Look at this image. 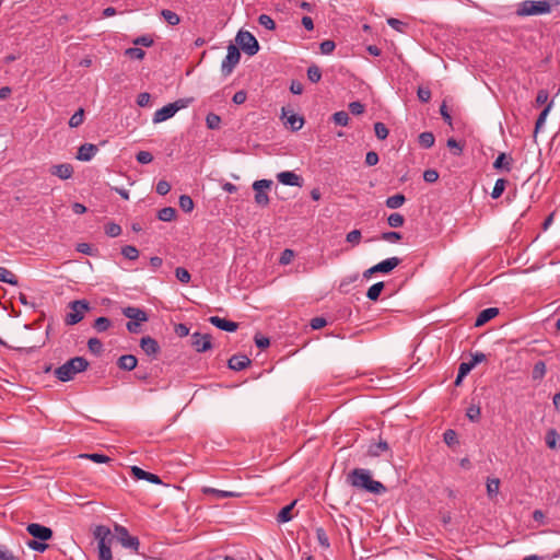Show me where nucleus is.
<instances>
[{
    "label": "nucleus",
    "mask_w": 560,
    "mask_h": 560,
    "mask_svg": "<svg viewBox=\"0 0 560 560\" xmlns=\"http://www.w3.org/2000/svg\"><path fill=\"white\" fill-rule=\"evenodd\" d=\"M347 482L361 491L372 494H383L387 491L386 487L372 478L370 470L364 468H354L347 475Z\"/></svg>",
    "instance_id": "1"
},
{
    "label": "nucleus",
    "mask_w": 560,
    "mask_h": 560,
    "mask_svg": "<svg viewBox=\"0 0 560 560\" xmlns=\"http://www.w3.org/2000/svg\"><path fill=\"white\" fill-rule=\"evenodd\" d=\"M89 361L83 357H74L55 370V376L60 382H69L89 368Z\"/></svg>",
    "instance_id": "2"
},
{
    "label": "nucleus",
    "mask_w": 560,
    "mask_h": 560,
    "mask_svg": "<svg viewBox=\"0 0 560 560\" xmlns=\"http://www.w3.org/2000/svg\"><path fill=\"white\" fill-rule=\"evenodd\" d=\"M551 12V5L548 1H534V0H525L518 4L516 10V14L518 16H529V15H541Z\"/></svg>",
    "instance_id": "3"
},
{
    "label": "nucleus",
    "mask_w": 560,
    "mask_h": 560,
    "mask_svg": "<svg viewBox=\"0 0 560 560\" xmlns=\"http://www.w3.org/2000/svg\"><path fill=\"white\" fill-rule=\"evenodd\" d=\"M70 312L65 317V323L68 326H73L80 323L84 313L90 310V303L86 300H75L69 303Z\"/></svg>",
    "instance_id": "4"
},
{
    "label": "nucleus",
    "mask_w": 560,
    "mask_h": 560,
    "mask_svg": "<svg viewBox=\"0 0 560 560\" xmlns=\"http://www.w3.org/2000/svg\"><path fill=\"white\" fill-rule=\"evenodd\" d=\"M236 46L248 56H254L259 51V43L248 31H238L235 37Z\"/></svg>",
    "instance_id": "5"
},
{
    "label": "nucleus",
    "mask_w": 560,
    "mask_h": 560,
    "mask_svg": "<svg viewBox=\"0 0 560 560\" xmlns=\"http://www.w3.org/2000/svg\"><path fill=\"white\" fill-rule=\"evenodd\" d=\"M400 262H401V259L398 257H390L385 260H382L381 262L366 269L363 272V278L369 279L374 273H385V275L390 273Z\"/></svg>",
    "instance_id": "6"
},
{
    "label": "nucleus",
    "mask_w": 560,
    "mask_h": 560,
    "mask_svg": "<svg viewBox=\"0 0 560 560\" xmlns=\"http://www.w3.org/2000/svg\"><path fill=\"white\" fill-rule=\"evenodd\" d=\"M241 59V51L236 45L230 44L228 46V55L222 61L221 71L223 75H230Z\"/></svg>",
    "instance_id": "7"
},
{
    "label": "nucleus",
    "mask_w": 560,
    "mask_h": 560,
    "mask_svg": "<svg viewBox=\"0 0 560 560\" xmlns=\"http://www.w3.org/2000/svg\"><path fill=\"white\" fill-rule=\"evenodd\" d=\"M272 185L270 179H258L253 183V189L255 191V202L260 207H267L269 205V196L266 189H269Z\"/></svg>",
    "instance_id": "8"
},
{
    "label": "nucleus",
    "mask_w": 560,
    "mask_h": 560,
    "mask_svg": "<svg viewBox=\"0 0 560 560\" xmlns=\"http://www.w3.org/2000/svg\"><path fill=\"white\" fill-rule=\"evenodd\" d=\"M115 533L118 541L125 547L132 549L138 552L139 539L136 536H131L128 529L121 525H115Z\"/></svg>",
    "instance_id": "9"
},
{
    "label": "nucleus",
    "mask_w": 560,
    "mask_h": 560,
    "mask_svg": "<svg viewBox=\"0 0 560 560\" xmlns=\"http://www.w3.org/2000/svg\"><path fill=\"white\" fill-rule=\"evenodd\" d=\"M26 532L34 538L42 541H48L52 538L54 532L50 527L44 526L38 523H30L26 526Z\"/></svg>",
    "instance_id": "10"
},
{
    "label": "nucleus",
    "mask_w": 560,
    "mask_h": 560,
    "mask_svg": "<svg viewBox=\"0 0 560 560\" xmlns=\"http://www.w3.org/2000/svg\"><path fill=\"white\" fill-rule=\"evenodd\" d=\"M190 342L197 352H206L212 348L211 336L209 334L196 331L191 335Z\"/></svg>",
    "instance_id": "11"
},
{
    "label": "nucleus",
    "mask_w": 560,
    "mask_h": 560,
    "mask_svg": "<svg viewBox=\"0 0 560 560\" xmlns=\"http://www.w3.org/2000/svg\"><path fill=\"white\" fill-rule=\"evenodd\" d=\"M140 348L148 357L151 358H156L161 351L159 342L151 336H143L140 339Z\"/></svg>",
    "instance_id": "12"
},
{
    "label": "nucleus",
    "mask_w": 560,
    "mask_h": 560,
    "mask_svg": "<svg viewBox=\"0 0 560 560\" xmlns=\"http://www.w3.org/2000/svg\"><path fill=\"white\" fill-rule=\"evenodd\" d=\"M131 477L136 480H147L151 483L161 485L162 480L161 478L152 472L145 471L142 468L138 466H132L130 468Z\"/></svg>",
    "instance_id": "13"
},
{
    "label": "nucleus",
    "mask_w": 560,
    "mask_h": 560,
    "mask_svg": "<svg viewBox=\"0 0 560 560\" xmlns=\"http://www.w3.org/2000/svg\"><path fill=\"white\" fill-rule=\"evenodd\" d=\"M277 179L279 183L287 186H298L301 187L303 184V178L291 171H284L277 175Z\"/></svg>",
    "instance_id": "14"
},
{
    "label": "nucleus",
    "mask_w": 560,
    "mask_h": 560,
    "mask_svg": "<svg viewBox=\"0 0 560 560\" xmlns=\"http://www.w3.org/2000/svg\"><path fill=\"white\" fill-rule=\"evenodd\" d=\"M209 323H211L217 328L228 331V332H234L238 328L237 323L229 320L226 318L219 317V316H211L209 318Z\"/></svg>",
    "instance_id": "15"
},
{
    "label": "nucleus",
    "mask_w": 560,
    "mask_h": 560,
    "mask_svg": "<svg viewBox=\"0 0 560 560\" xmlns=\"http://www.w3.org/2000/svg\"><path fill=\"white\" fill-rule=\"evenodd\" d=\"M122 315L131 320L137 322H148L149 316L145 311L135 307V306H127L124 307L121 311Z\"/></svg>",
    "instance_id": "16"
},
{
    "label": "nucleus",
    "mask_w": 560,
    "mask_h": 560,
    "mask_svg": "<svg viewBox=\"0 0 560 560\" xmlns=\"http://www.w3.org/2000/svg\"><path fill=\"white\" fill-rule=\"evenodd\" d=\"M252 361L245 354H234L229 359L228 366L233 371H242Z\"/></svg>",
    "instance_id": "17"
},
{
    "label": "nucleus",
    "mask_w": 560,
    "mask_h": 560,
    "mask_svg": "<svg viewBox=\"0 0 560 560\" xmlns=\"http://www.w3.org/2000/svg\"><path fill=\"white\" fill-rule=\"evenodd\" d=\"M97 151V145L93 143H84L80 145L75 158L79 161L88 162L92 160V158L96 154Z\"/></svg>",
    "instance_id": "18"
},
{
    "label": "nucleus",
    "mask_w": 560,
    "mask_h": 560,
    "mask_svg": "<svg viewBox=\"0 0 560 560\" xmlns=\"http://www.w3.org/2000/svg\"><path fill=\"white\" fill-rule=\"evenodd\" d=\"M117 366L122 371H133L138 365V359L133 354L120 355L116 362Z\"/></svg>",
    "instance_id": "19"
},
{
    "label": "nucleus",
    "mask_w": 560,
    "mask_h": 560,
    "mask_svg": "<svg viewBox=\"0 0 560 560\" xmlns=\"http://www.w3.org/2000/svg\"><path fill=\"white\" fill-rule=\"evenodd\" d=\"M176 114L175 106L172 105V103L163 106L162 108L158 109L153 115V122L159 124L164 120H167L172 118Z\"/></svg>",
    "instance_id": "20"
},
{
    "label": "nucleus",
    "mask_w": 560,
    "mask_h": 560,
    "mask_svg": "<svg viewBox=\"0 0 560 560\" xmlns=\"http://www.w3.org/2000/svg\"><path fill=\"white\" fill-rule=\"evenodd\" d=\"M512 156L502 152L497 156L495 161L493 162V168L497 171H503L509 173L512 168Z\"/></svg>",
    "instance_id": "21"
},
{
    "label": "nucleus",
    "mask_w": 560,
    "mask_h": 560,
    "mask_svg": "<svg viewBox=\"0 0 560 560\" xmlns=\"http://www.w3.org/2000/svg\"><path fill=\"white\" fill-rule=\"evenodd\" d=\"M50 173L60 179H68L73 174V167L69 163L57 164L51 167Z\"/></svg>",
    "instance_id": "22"
},
{
    "label": "nucleus",
    "mask_w": 560,
    "mask_h": 560,
    "mask_svg": "<svg viewBox=\"0 0 560 560\" xmlns=\"http://www.w3.org/2000/svg\"><path fill=\"white\" fill-rule=\"evenodd\" d=\"M498 314H499V308H497V307H489V308L482 310L476 318L475 326L476 327L483 326L485 324L490 322L492 318H494Z\"/></svg>",
    "instance_id": "23"
},
{
    "label": "nucleus",
    "mask_w": 560,
    "mask_h": 560,
    "mask_svg": "<svg viewBox=\"0 0 560 560\" xmlns=\"http://www.w3.org/2000/svg\"><path fill=\"white\" fill-rule=\"evenodd\" d=\"M284 117L287 118L285 125H289L293 131L300 130L304 125V118L302 116H299L296 114H291L290 116H287L285 108L282 107V118Z\"/></svg>",
    "instance_id": "24"
},
{
    "label": "nucleus",
    "mask_w": 560,
    "mask_h": 560,
    "mask_svg": "<svg viewBox=\"0 0 560 560\" xmlns=\"http://www.w3.org/2000/svg\"><path fill=\"white\" fill-rule=\"evenodd\" d=\"M552 104H553L552 101L547 103L545 108L540 112V114L537 117V120H536V124H535V130H534V140L535 141L537 139V133L539 132V130L542 128V126L546 122L547 116H548V114H549V112H550V109L552 107Z\"/></svg>",
    "instance_id": "25"
},
{
    "label": "nucleus",
    "mask_w": 560,
    "mask_h": 560,
    "mask_svg": "<svg viewBox=\"0 0 560 560\" xmlns=\"http://www.w3.org/2000/svg\"><path fill=\"white\" fill-rule=\"evenodd\" d=\"M94 537L97 540V545L101 542L112 541L110 529L105 525H97L94 529Z\"/></svg>",
    "instance_id": "26"
},
{
    "label": "nucleus",
    "mask_w": 560,
    "mask_h": 560,
    "mask_svg": "<svg viewBox=\"0 0 560 560\" xmlns=\"http://www.w3.org/2000/svg\"><path fill=\"white\" fill-rule=\"evenodd\" d=\"M295 504H296V500H294L290 504L283 506L277 515V522L278 523H287V522L291 521L293 517L292 512H293Z\"/></svg>",
    "instance_id": "27"
},
{
    "label": "nucleus",
    "mask_w": 560,
    "mask_h": 560,
    "mask_svg": "<svg viewBox=\"0 0 560 560\" xmlns=\"http://www.w3.org/2000/svg\"><path fill=\"white\" fill-rule=\"evenodd\" d=\"M389 450V445L386 441L380 440L378 443H372L368 448V454L373 457L380 456L383 452Z\"/></svg>",
    "instance_id": "28"
},
{
    "label": "nucleus",
    "mask_w": 560,
    "mask_h": 560,
    "mask_svg": "<svg viewBox=\"0 0 560 560\" xmlns=\"http://www.w3.org/2000/svg\"><path fill=\"white\" fill-rule=\"evenodd\" d=\"M545 442L549 448L556 450L558 446H560L559 433L555 429L548 430L545 436Z\"/></svg>",
    "instance_id": "29"
},
{
    "label": "nucleus",
    "mask_w": 560,
    "mask_h": 560,
    "mask_svg": "<svg viewBox=\"0 0 560 560\" xmlns=\"http://www.w3.org/2000/svg\"><path fill=\"white\" fill-rule=\"evenodd\" d=\"M177 211L173 207H164L158 211V219L164 222H171L176 219Z\"/></svg>",
    "instance_id": "30"
},
{
    "label": "nucleus",
    "mask_w": 560,
    "mask_h": 560,
    "mask_svg": "<svg viewBox=\"0 0 560 560\" xmlns=\"http://www.w3.org/2000/svg\"><path fill=\"white\" fill-rule=\"evenodd\" d=\"M0 282H5V283H9L11 285H18L19 284V279L9 269H7L4 267H0Z\"/></svg>",
    "instance_id": "31"
},
{
    "label": "nucleus",
    "mask_w": 560,
    "mask_h": 560,
    "mask_svg": "<svg viewBox=\"0 0 560 560\" xmlns=\"http://www.w3.org/2000/svg\"><path fill=\"white\" fill-rule=\"evenodd\" d=\"M406 202V197L402 194H396L386 199L385 205L389 209H398Z\"/></svg>",
    "instance_id": "32"
},
{
    "label": "nucleus",
    "mask_w": 560,
    "mask_h": 560,
    "mask_svg": "<svg viewBox=\"0 0 560 560\" xmlns=\"http://www.w3.org/2000/svg\"><path fill=\"white\" fill-rule=\"evenodd\" d=\"M203 493L205 494H212L217 499H226V498H236V497H238V493H235V492H232V491L218 490V489H214V488H203Z\"/></svg>",
    "instance_id": "33"
},
{
    "label": "nucleus",
    "mask_w": 560,
    "mask_h": 560,
    "mask_svg": "<svg viewBox=\"0 0 560 560\" xmlns=\"http://www.w3.org/2000/svg\"><path fill=\"white\" fill-rule=\"evenodd\" d=\"M546 363L542 360L537 361L534 364L533 371H532V378L534 381H540L546 375Z\"/></svg>",
    "instance_id": "34"
},
{
    "label": "nucleus",
    "mask_w": 560,
    "mask_h": 560,
    "mask_svg": "<svg viewBox=\"0 0 560 560\" xmlns=\"http://www.w3.org/2000/svg\"><path fill=\"white\" fill-rule=\"evenodd\" d=\"M385 288V283L383 281L374 283L368 289L366 296L371 301H377L382 291Z\"/></svg>",
    "instance_id": "35"
},
{
    "label": "nucleus",
    "mask_w": 560,
    "mask_h": 560,
    "mask_svg": "<svg viewBox=\"0 0 560 560\" xmlns=\"http://www.w3.org/2000/svg\"><path fill=\"white\" fill-rule=\"evenodd\" d=\"M419 144L424 149L433 147L435 137L431 131L421 132L418 137Z\"/></svg>",
    "instance_id": "36"
},
{
    "label": "nucleus",
    "mask_w": 560,
    "mask_h": 560,
    "mask_svg": "<svg viewBox=\"0 0 560 560\" xmlns=\"http://www.w3.org/2000/svg\"><path fill=\"white\" fill-rule=\"evenodd\" d=\"M508 184H509V180L505 179V178L497 179V182L494 184V187L492 189V192H491V197L493 199L500 198L502 196V194L504 192L505 187H506Z\"/></svg>",
    "instance_id": "37"
},
{
    "label": "nucleus",
    "mask_w": 560,
    "mask_h": 560,
    "mask_svg": "<svg viewBox=\"0 0 560 560\" xmlns=\"http://www.w3.org/2000/svg\"><path fill=\"white\" fill-rule=\"evenodd\" d=\"M80 457L90 459L97 464L109 463L112 460V458L108 457L107 455L100 454V453H85V454H81Z\"/></svg>",
    "instance_id": "38"
},
{
    "label": "nucleus",
    "mask_w": 560,
    "mask_h": 560,
    "mask_svg": "<svg viewBox=\"0 0 560 560\" xmlns=\"http://www.w3.org/2000/svg\"><path fill=\"white\" fill-rule=\"evenodd\" d=\"M161 15L165 20V22L172 26H175L180 22L179 15L171 10L163 9L161 11Z\"/></svg>",
    "instance_id": "39"
},
{
    "label": "nucleus",
    "mask_w": 560,
    "mask_h": 560,
    "mask_svg": "<svg viewBox=\"0 0 560 560\" xmlns=\"http://www.w3.org/2000/svg\"><path fill=\"white\" fill-rule=\"evenodd\" d=\"M112 326V322L109 318L105 317V316H101V317H97L95 320H94V324H93V328L97 331V332H104L106 331L109 327Z\"/></svg>",
    "instance_id": "40"
},
{
    "label": "nucleus",
    "mask_w": 560,
    "mask_h": 560,
    "mask_svg": "<svg viewBox=\"0 0 560 560\" xmlns=\"http://www.w3.org/2000/svg\"><path fill=\"white\" fill-rule=\"evenodd\" d=\"M221 117L214 113H209L206 117V126L210 130H217L221 126Z\"/></svg>",
    "instance_id": "41"
},
{
    "label": "nucleus",
    "mask_w": 560,
    "mask_h": 560,
    "mask_svg": "<svg viewBox=\"0 0 560 560\" xmlns=\"http://www.w3.org/2000/svg\"><path fill=\"white\" fill-rule=\"evenodd\" d=\"M307 79L312 82V83H317L320 81L322 79V70L320 68L313 63L308 68H307Z\"/></svg>",
    "instance_id": "42"
},
{
    "label": "nucleus",
    "mask_w": 560,
    "mask_h": 560,
    "mask_svg": "<svg viewBox=\"0 0 560 560\" xmlns=\"http://www.w3.org/2000/svg\"><path fill=\"white\" fill-rule=\"evenodd\" d=\"M110 541L108 542H101L97 545L98 547V559L100 560H112V550L109 547Z\"/></svg>",
    "instance_id": "43"
},
{
    "label": "nucleus",
    "mask_w": 560,
    "mask_h": 560,
    "mask_svg": "<svg viewBox=\"0 0 560 560\" xmlns=\"http://www.w3.org/2000/svg\"><path fill=\"white\" fill-rule=\"evenodd\" d=\"M0 345L3 347L10 348V349L16 350L19 352L31 353L35 349L43 347L45 345V340L42 341L39 345H33L30 347H13V346H9L3 339L0 338Z\"/></svg>",
    "instance_id": "44"
},
{
    "label": "nucleus",
    "mask_w": 560,
    "mask_h": 560,
    "mask_svg": "<svg viewBox=\"0 0 560 560\" xmlns=\"http://www.w3.org/2000/svg\"><path fill=\"white\" fill-rule=\"evenodd\" d=\"M88 348L93 354H96V355H100L104 350L103 342L98 338H95V337L89 339Z\"/></svg>",
    "instance_id": "45"
},
{
    "label": "nucleus",
    "mask_w": 560,
    "mask_h": 560,
    "mask_svg": "<svg viewBox=\"0 0 560 560\" xmlns=\"http://www.w3.org/2000/svg\"><path fill=\"white\" fill-rule=\"evenodd\" d=\"M178 203H179L180 209L186 213L191 212L195 207V203H194L191 197L188 195H182L179 197Z\"/></svg>",
    "instance_id": "46"
},
{
    "label": "nucleus",
    "mask_w": 560,
    "mask_h": 560,
    "mask_svg": "<svg viewBox=\"0 0 560 560\" xmlns=\"http://www.w3.org/2000/svg\"><path fill=\"white\" fill-rule=\"evenodd\" d=\"M405 223V218L402 214L398 213V212H395V213H392L388 215L387 218V224L390 226V228H400Z\"/></svg>",
    "instance_id": "47"
},
{
    "label": "nucleus",
    "mask_w": 560,
    "mask_h": 560,
    "mask_svg": "<svg viewBox=\"0 0 560 560\" xmlns=\"http://www.w3.org/2000/svg\"><path fill=\"white\" fill-rule=\"evenodd\" d=\"M84 121V109L79 108L69 119V126L71 128H78Z\"/></svg>",
    "instance_id": "48"
},
{
    "label": "nucleus",
    "mask_w": 560,
    "mask_h": 560,
    "mask_svg": "<svg viewBox=\"0 0 560 560\" xmlns=\"http://www.w3.org/2000/svg\"><path fill=\"white\" fill-rule=\"evenodd\" d=\"M27 547L37 552H44L48 549V544L38 539H31L26 542Z\"/></svg>",
    "instance_id": "49"
},
{
    "label": "nucleus",
    "mask_w": 560,
    "mask_h": 560,
    "mask_svg": "<svg viewBox=\"0 0 560 560\" xmlns=\"http://www.w3.org/2000/svg\"><path fill=\"white\" fill-rule=\"evenodd\" d=\"M316 537L318 540V544L324 548L328 549L330 547L329 538L323 527L316 528Z\"/></svg>",
    "instance_id": "50"
},
{
    "label": "nucleus",
    "mask_w": 560,
    "mask_h": 560,
    "mask_svg": "<svg viewBox=\"0 0 560 560\" xmlns=\"http://www.w3.org/2000/svg\"><path fill=\"white\" fill-rule=\"evenodd\" d=\"M443 441L445 442L446 445L448 446H453L455 444H458V438H457V433L455 430H452V429H447L444 433H443Z\"/></svg>",
    "instance_id": "51"
},
{
    "label": "nucleus",
    "mask_w": 560,
    "mask_h": 560,
    "mask_svg": "<svg viewBox=\"0 0 560 560\" xmlns=\"http://www.w3.org/2000/svg\"><path fill=\"white\" fill-rule=\"evenodd\" d=\"M499 487H500V480L494 478V479H489L488 482H487V493H488V497L489 498H493L495 497L498 493H499Z\"/></svg>",
    "instance_id": "52"
},
{
    "label": "nucleus",
    "mask_w": 560,
    "mask_h": 560,
    "mask_svg": "<svg viewBox=\"0 0 560 560\" xmlns=\"http://www.w3.org/2000/svg\"><path fill=\"white\" fill-rule=\"evenodd\" d=\"M121 254L129 260H135L139 257V250L132 245H126L121 248Z\"/></svg>",
    "instance_id": "53"
},
{
    "label": "nucleus",
    "mask_w": 560,
    "mask_h": 560,
    "mask_svg": "<svg viewBox=\"0 0 560 560\" xmlns=\"http://www.w3.org/2000/svg\"><path fill=\"white\" fill-rule=\"evenodd\" d=\"M331 118L334 122L339 126H347L350 119L348 113L345 110L336 112Z\"/></svg>",
    "instance_id": "54"
},
{
    "label": "nucleus",
    "mask_w": 560,
    "mask_h": 560,
    "mask_svg": "<svg viewBox=\"0 0 560 560\" xmlns=\"http://www.w3.org/2000/svg\"><path fill=\"white\" fill-rule=\"evenodd\" d=\"M480 407L478 405H470L467 408L466 416L472 422H478L480 419Z\"/></svg>",
    "instance_id": "55"
},
{
    "label": "nucleus",
    "mask_w": 560,
    "mask_h": 560,
    "mask_svg": "<svg viewBox=\"0 0 560 560\" xmlns=\"http://www.w3.org/2000/svg\"><path fill=\"white\" fill-rule=\"evenodd\" d=\"M374 131H375V136L380 140L386 139L389 133L388 128L385 126V124H383L381 121H377L374 124Z\"/></svg>",
    "instance_id": "56"
},
{
    "label": "nucleus",
    "mask_w": 560,
    "mask_h": 560,
    "mask_svg": "<svg viewBox=\"0 0 560 560\" xmlns=\"http://www.w3.org/2000/svg\"><path fill=\"white\" fill-rule=\"evenodd\" d=\"M125 55L131 59L142 60L145 56V51L139 47H130L126 49Z\"/></svg>",
    "instance_id": "57"
},
{
    "label": "nucleus",
    "mask_w": 560,
    "mask_h": 560,
    "mask_svg": "<svg viewBox=\"0 0 560 560\" xmlns=\"http://www.w3.org/2000/svg\"><path fill=\"white\" fill-rule=\"evenodd\" d=\"M380 238L383 241H386V242L395 243V242L400 241L402 238V235L399 232L388 231V232H383L380 235Z\"/></svg>",
    "instance_id": "58"
},
{
    "label": "nucleus",
    "mask_w": 560,
    "mask_h": 560,
    "mask_svg": "<svg viewBox=\"0 0 560 560\" xmlns=\"http://www.w3.org/2000/svg\"><path fill=\"white\" fill-rule=\"evenodd\" d=\"M105 233L109 237H117L121 234V228H120V225H118L114 222H110L105 225Z\"/></svg>",
    "instance_id": "59"
},
{
    "label": "nucleus",
    "mask_w": 560,
    "mask_h": 560,
    "mask_svg": "<svg viewBox=\"0 0 560 560\" xmlns=\"http://www.w3.org/2000/svg\"><path fill=\"white\" fill-rule=\"evenodd\" d=\"M258 23L269 31H273L276 28L275 21L267 14H260L258 18Z\"/></svg>",
    "instance_id": "60"
},
{
    "label": "nucleus",
    "mask_w": 560,
    "mask_h": 560,
    "mask_svg": "<svg viewBox=\"0 0 560 560\" xmlns=\"http://www.w3.org/2000/svg\"><path fill=\"white\" fill-rule=\"evenodd\" d=\"M175 276L182 283H188L190 281V273L184 267H177L175 269Z\"/></svg>",
    "instance_id": "61"
},
{
    "label": "nucleus",
    "mask_w": 560,
    "mask_h": 560,
    "mask_svg": "<svg viewBox=\"0 0 560 560\" xmlns=\"http://www.w3.org/2000/svg\"><path fill=\"white\" fill-rule=\"evenodd\" d=\"M133 45L136 46H143V47H151L154 43L152 36L150 35H142L132 40Z\"/></svg>",
    "instance_id": "62"
},
{
    "label": "nucleus",
    "mask_w": 560,
    "mask_h": 560,
    "mask_svg": "<svg viewBox=\"0 0 560 560\" xmlns=\"http://www.w3.org/2000/svg\"><path fill=\"white\" fill-rule=\"evenodd\" d=\"M136 160L140 164H149L153 161V155L149 151H139L136 155Z\"/></svg>",
    "instance_id": "63"
},
{
    "label": "nucleus",
    "mask_w": 560,
    "mask_h": 560,
    "mask_svg": "<svg viewBox=\"0 0 560 560\" xmlns=\"http://www.w3.org/2000/svg\"><path fill=\"white\" fill-rule=\"evenodd\" d=\"M0 560H21L18 556L13 555L12 551L5 547L0 546Z\"/></svg>",
    "instance_id": "64"
}]
</instances>
